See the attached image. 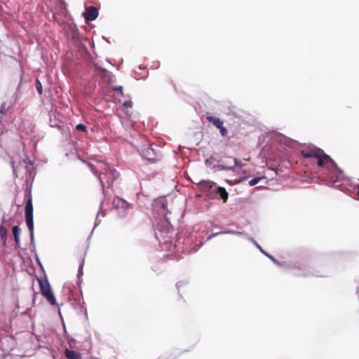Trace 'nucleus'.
<instances>
[{
	"label": "nucleus",
	"instance_id": "nucleus-1",
	"mask_svg": "<svg viewBox=\"0 0 359 359\" xmlns=\"http://www.w3.org/2000/svg\"><path fill=\"white\" fill-rule=\"evenodd\" d=\"M301 154L304 158H313L317 160V165L325 169L330 175L331 178H335L337 181L342 175V170L338 167L334 161L325 151L318 147H312L301 151Z\"/></svg>",
	"mask_w": 359,
	"mask_h": 359
},
{
	"label": "nucleus",
	"instance_id": "nucleus-2",
	"mask_svg": "<svg viewBox=\"0 0 359 359\" xmlns=\"http://www.w3.org/2000/svg\"><path fill=\"white\" fill-rule=\"evenodd\" d=\"M25 199L26 200L25 204V221L31 236H33L34 231V220H33V204L32 190L30 188H27L25 190Z\"/></svg>",
	"mask_w": 359,
	"mask_h": 359
},
{
	"label": "nucleus",
	"instance_id": "nucleus-3",
	"mask_svg": "<svg viewBox=\"0 0 359 359\" xmlns=\"http://www.w3.org/2000/svg\"><path fill=\"white\" fill-rule=\"evenodd\" d=\"M41 294L53 306L56 304V299L46 278H38Z\"/></svg>",
	"mask_w": 359,
	"mask_h": 359
},
{
	"label": "nucleus",
	"instance_id": "nucleus-4",
	"mask_svg": "<svg viewBox=\"0 0 359 359\" xmlns=\"http://www.w3.org/2000/svg\"><path fill=\"white\" fill-rule=\"evenodd\" d=\"M112 207L116 210H127L133 207L131 203H128L126 201L121 197L115 196L112 201Z\"/></svg>",
	"mask_w": 359,
	"mask_h": 359
},
{
	"label": "nucleus",
	"instance_id": "nucleus-5",
	"mask_svg": "<svg viewBox=\"0 0 359 359\" xmlns=\"http://www.w3.org/2000/svg\"><path fill=\"white\" fill-rule=\"evenodd\" d=\"M98 16V11L94 6H90L86 8L84 13V18L87 21H93Z\"/></svg>",
	"mask_w": 359,
	"mask_h": 359
},
{
	"label": "nucleus",
	"instance_id": "nucleus-6",
	"mask_svg": "<svg viewBox=\"0 0 359 359\" xmlns=\"http://www.w3.org/2000/svg\"><path fill=\"white\" fill-rule=\"evenodd\" d=\"M143 156L149 161H154L156 158L154 149L149 147H147L143 150Z\"/></svg>",
	"mask_w": 359,
	"mask_h": 359
},
{
	"label": "nucleus",
	"instance_id": "nucleus-7",
	"mask_svg": "<svg viewBox=\"0 0 359 359\" xmlns=\"http://www.w3.org/2000/svg\"><path fill=\"white\" fill-rule=\"evenodd\" d=\"M206 119L211 123H212L217 128H222L223 121L217 117L208 116Z\"/></svg>",
	"mask_w": 359,
	"mask_h": 359
},
{
	"label": "nucleus",
	"instance_id": "nucleus-8",
	"mask_svg": "<svg viewBox=\"0 0 359 359\" xmlns=\"http://www.w3.org/2000/svg\"><path fill=\"white\" fill-rule=\"evenodd\" d=\"M65 356L68 359H81V355L79 352L69 349L65 350Z\"/></svg>",
	"mask_w": 359,
	"mask_h": 359
},
{
	"label": "nucleus",
	"instance_id": "nucleus-9",
	"mask_svg": "<svg viewBox=\"0 0 359 359\" xmlns=\"http://www.w3.org/2000/svg\"><path fill=\"white\" fill-rule=\"evenodd\" d=\"M217 194L220 196V198L222 199L224 202H226L228 199L229 194L226 190L222 187H217Z\"/></svg>",
	"mask_w": 359,
	"mask_h": 359
},
{
	"label": "nucleus",
	"instance_id": "nucleus-10",
	"mask_svg": "<svg viewBox=\"0 0 359 359\" xmlns=\"http://www.w3.org/2000/svg\"><path fill=\"white\" fill-rule=\"evenodd\" d=\"M235 165H238L239 167H243L244 165V163L241 161H240V160H238L237 158H234L233 159V165H229V166L222 165V169H223V170H232V169H233Z\"/></svg>",
	"mask_w": 359,
	"mask_h": 359
},
{
	"label": "nucleus",
	"instance_id": "nucleus-11",
	"mask_svg": "<svg viewBox=\"0 0 359 359\" xmlns=\"http://www.w3.org/2000/svg\"><path fill=\"white\" fill-rule=\"evenodd\" d=\"M14 239L15 243L18 245L20 242V229L18 226H14L12 229Z\"/></svg>",
	"mask_w": 359,
	"mask_h": 359
},
{
	"label": "nucleus",
	"instance_id": "nucleus-12",
	"mask_svg": "<svg viewBox=\"0 0 359 359\" xmlns=\"http://www.w3.org/2000/svg\"><path fill=\"white\" fill-rule=\"evenodd\" d=\"M102 165L104 167V169L108 172L109 171L111 175V177H112V181H114L116 178V175L117 174L116 172V170L115 169H111L108 165L105 164V163H102Z\"/></svg>",
	"mask_w": 359,
	"mask_h": 359
},
{
	"label": "nucleus",
	"instance_id": "nucleus-13",
	"mask_svg": "<svg viewBox=\"0 0 359 359\" xmlns=\"http://www.w3.org/2000/svg\"><path fill=\"white\" fill-rule=\"evenodd\" d=\"M0 238L3 241L7 239V229L3 225L0 226Z\"/></svg>",
	"mask_w": 359,
	"mask_h": 359
},
{
	"label": "nucleus",
	"instance_id": "nucleus-14",
	"mask_svg": "<svg viewBox=\"0 0 359 359\" xmlns=\"http://www.w3.org/2000/svg\"><path fill=\"white\" fill-rule=\"evenodd\" d=\"M9 109V107L7 106L6 102H2L0 107V114L5 115L6 114L8 110Z\"/></svg>",
	"mask_w": 359,
	"mask_h": 359
},
{
	"label": "nucleus",
	"instance_id": "nucleus-15",
	"mask_svg": "<svg viewBox=\"0 0 359 359\" xmlns=\"http://www.w3.org/2000/svg\"><path fill=\"white\" fill-rule=\"evenodd\" d=\"M244 180H245V177L241 178V179H236L234 180H225V182H227L228 184H229L230 185H234V184H239Z\"/></svg>",
	"mask_w": 359,
	"mask_h": 359
},
{
	"label": "nucleus",
	"instance_id": "nucleus-16",
	"mask_svg": "<svg viewBox=\"0 0 359 359\" xmlns=\"http://www.w3.org/2000/svg\"><path fill=\"white\" fill-rule=\"evenodd\" d=\"M36 88L39 94L41 95L43 93L42 84L39 79L36 81Z\"/></svg>",
	"mask_w": 359,
	"mask_h": 359
},
{
	"label": "nucleus",
	"instance_id": "nucleus-17",
	"mask_svg": "<svg viewBox=\"0 0 359 359\" xmlns=\"http://www.w3.org/2000/svg\"><path fill=\"white\" fill-rule=\"evenodd\" d=\"M262 179V177H255L253 178L252 180H250L248 184L250 187H252L255 184H257V183H259V182Z\"/></svg>",
	"mask_w": 359,
	"mask_h": 359
},
{
	"label": "nucleus",
	"instance_id": "nucleus-18",
	"mask_svg": "<svg viewBox=\"0 0 359 359\" xmlns=\"http://www.w3.org/2000/svg\"><path fill=\"white\" fill-rule=\"evenodd\" d=\"M220 133L223 137H226L228 135V131L226 128L223 127V125L222 126V128H219Z\"/></svg>",
	"mask_w": 359,
	"mask_h": 359
},
{
	"label": "nucleus",
	"instance_id": "nucleus-19",
	"mask_svg": "<svg viewBox=\"0 0 359 359\" xmlns=\"http://www.w3.org/2000/svg\"><path fill=\"white\" fill-rule=\"evenodd\" d=\"M76 129L77 130H81V131H83V132H86V126H84L83 124H78L76 126Z\"/></svg>",
	"mask_w": 359,
	"mask_h": 359
},
{
	"label": "nucleus",
	"instance_id": "nucleus-20",
	"mask_svg": "<svg viewBox=\"0 0 359 359\" xmlns=\"http://www.w3.org/2000/svg\"><path fill=\"white\" fill-rule=\"evenodd\" d=\"M22 163L25 165V171L29 172L30 171V164L28 162V159L23 160Z\"/></svg>",
	"mask_w": 359,
	"mask_h": 359
},
{
	"label": "nucleus",
	"instance_id": "nucleus-21",
	"mask_svg": "<svg viewBox=\"0 0 359 359\" xmlns=\"http://www.w3.org/2000/svg\"><path fill=\"white\" fill-rule=\"evenodd\" d=\"M123 106L125 108H130L133 107V102L130 100H126L123 102Z\"/></svg>",
	"mask_w": 359,
	"mask_h": 359
},
{
	"label": "nucleus",
	"instance_id": "nucleus-22",
	"mask_svg": "<svg viewBox=\"0 0 359 359\" xmlns=\"http://www.w3.org/2000/svg\"><path fill=\"white\" fill-rule=\"evenodd\" d=\"M13 172L15 175H18V172H19L20 170V166L19 165H13Z\"/></svg>",
	"mask_w": 359,
	"mask_h": 359
},
{
	"label": "nucleus",
	"instance_id": "nucleus-23",
	"mask_svg": "<svg viewBox=\"0 0 359 359\" xmlns=\"http://www.w3.org/2000/svg\"><path fill=\"white\" fill-rule=\"evenodd\" d=\"M122 89H123L122 86H116L113 88V90L114 91H119L121 93V94L123 95Z\"/></svg>",
	"mask_w": 359,
	"mask_h": 359
},
{
	"label": "nucleus",
	"instance_id": "nucleus-24",
	"mask_svg": "<svg viewBox=\"0 0 359 359\" xmlns=\"http://www.w3.org/2000/svg\"><path fill=\"white\" fill-rule=\"evenodd\" d=\"M271 260L276 264L280 265V263L273 257H272Z\"/></svg>",
	"mask_w": 359,
	"mask_h": 359
},
{
	"label": "nucleus",
	"instance_id": "nucleus-25",
	"mask_svg": "<svg viewBox=\"0 0 359 359\" xmlns=\"http://www.w3.org/2000/svg\"><path fill=\"white\" fill-rule=\"evenodd\" d=\"M205 184L209 187L210 188L212 187V184L210 182H205Z\"/></svg>",
	"mask_w": 359,
	"mask_h": 359
},
{
	"label": "nucleus",
	"instance_id": "nucleus-26",
	"mask_svg": "<svg viewBox=\"0 0 359 359\" xmlns=\"http://www.w3.org/2000/svg\"><path fill=\"white\" fill-rule=\"evenodd\" d=\"M217 234H219V233H213V234L210 235V236L208 238V239H210V238H212V237H214L215 236H216V235H217Z\"/></svg>",
	"mask_w": 359,
	"mask_h": 359
},
{
	"label": "nucleus",
	"instance_id": "nucleus-27",
	"mask_svg": "<svg viewBox=\"0 0 359 359\" xmlns=\"http://www.w3.org/2000/svg\"><path fill=\"white\" fill-rule=\"evenodd\" d=\"M82 268H83L82 265H80L79 269V273H82Z\"/></svg>",
	"mask_w": 359,
	"mask_h": 359
},
{
	"label": "nucleus",
	"instance_id": "nucleus-28",
	"mask_svg": "<svg viewBox=\"0 0 359 359\" xmlns=\"http://www.w3.org/2000/svg\"><path fill=\"white\" fill-rule=\"evenodd\" d=\"M271 259H272V256L268 255V254H266Z\"/></svg>",
	"mask_w": 359,
	"mask_h": 359
},
{
	"label": "nucleus",
	"instance_id": "nucleus-29",
	"mask_svg": "<svg viewBox=\"0 0 359 359\" xmlns=\"http://www.w3.org/2000/svg\"><path fill=\"white\" fill-rule=\"evenodd\" d=\"M92 170L94 172V173H95V174H96V173H97V172H96L95 170H94V169H93V168H92Z\"/></svg>",
	"mask_w": 359,
	"mask_h": 359
},
{
	"label": "nucleus",
	"instance_id": "nucleus-30",
	"mask_svg": "<svg viewBox=\"0 0 359 359\" xmlns=\"http://www.w3.org/2000/svg\"><path fill=\"white\" fill-rule=\"evenodd\" d=\"M100 180L102 182V178L100 176H99Z\"/></svg>",
	"mask_w": 359,
	"mask_h": 359
}]
</instances>
